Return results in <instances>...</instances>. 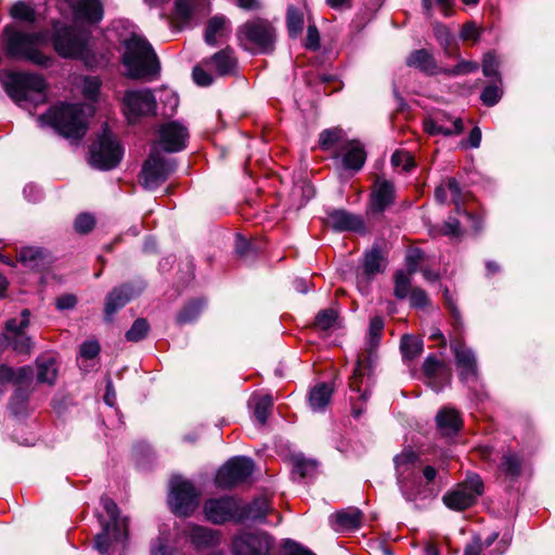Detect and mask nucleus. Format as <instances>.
I'll return each mask as SVG.
<instances>
[{"mask_svg":"<svg viewBox=\"0 0 555 555\" xmlns=\"http://www.w3.org/2000/svg\"><path fill=\"white\" fill-rule=\"evenodd\" d=\"M184 535L196 550L211 548L220 543L217 530L197 525L188 526L184 529Z\"/></svg>","mask_w":555,"mask_h":555,"instance_id":"4be33fe9","label":"nucleus"},{"mask_svg":"<svg viewBox=\"0 0 555 555\" xmlns=\"http://www.w3.org/2000/svg\"><path fill=\"white\" fill-rule=\"evenodd\" d=\"M436 423L443 436L456 435L463 426L460 412L452 408H443L436 416Z\"/></svg>","mask_w":555,"mask_h":555,"instance_id":"bb28decb","label":"nucleus"},{"mask_svg":"<svg viewBox=\"0 0 555 555\" xmlns=\"http://www.w3.org/2000/svg\"><path fill=\"white\" fill-rule=\"evenodd\" d=\"M498 468L506 478L516 480L521 474L522 460L517 453L508 450L503 453Z\"/></svg>","mask_w":555,"mask_h":555,"instance_id":"c9c22d12","label":"nucleus"},{"mask_svg":"<svg viewBox=\"0 0 555 555\" xmlns=\"http://www.w3.org/2000/svg\"><path fill=\"white\" fill-rule=\"evenodd\" d=\"M383 258L377 249H372L364 257L363 261V274L370 279L374 274L382 271Z\"/></svg>","mask_w":555,"mask_h":555,"instance_id":"a18cd8bd","label":"nucleus"},{"mask_svg":"<svg viewBox=\"0 0 555 555\" xmlns=\"http://www.w3.org/2000/svg\"><path fill=\"white\" fill-rule=\"evenodd\" d=\"M327 223L337 231H356L364 230V222L361 217L348 212L344 209H335L327 215Z\"/></svg>","mask_w":555,"mask_h":555,"instance_id":"b1692460","label":"nucleus"},{"mask_svg":"<svg viewBox=\"0 0 555 555\" xmlns=\"http://www.w3.org/2000/svg\"><path fill=\"white\" fill-rule=\"evenodd\" d=\"M406 65L417 68L427 75H438L442 73V67L437 65L434 55L425 49L413 51L406 59Z\"/></svg>","mask_w":555,"mask_h":555,"instance_id":"cd10ccee","label":"nucleus"},{"mask_svg":"<svg viewBox=\"0 0 555 555\" xmlns=\"http://www.w3.org/2000/svg\"><path fill=\"white\" fill-rule=\"evenodd\" d=\"M124 113L134 124L141 116L155 113L156 100L150 90L127 91L124 96Z\"/></svg>","mask_w":555,"mask_h":555,"instance_id":"2eb2a0df","label":"nucleus"},{"mask_svg":"<svg viewBox=\"0 0 555 555\" xmlns=\"http://www.w3.org/2000/svg\"><path fill=\"white\" fill-rule=\"evenodd\" d=\"M158 145L168 153L180 152L185 149L189 138L186 127L178 121L164 122L158 127Z\"/></svg>","mask_w":555,"mask_h":555,"instance_id":"f3484780","label":"nucleus"},{"mask_svg":"<svg viewBox=\"0 0 555 555\" xmlns=\"http://www.w3.org/2000/svg\"><path fill=\"white\" fill-rule=\"evenodd\" d=\"M287 29L291 36H298L304 28V14L297 8L291 5L286 14Z\"/></svg>","mask_w":555,"mask_h":555,"instance_id":"de8ad7c7","label":"nucleus"},{"mask_svg":"<svg viewBox=\"0 0 555 555\" xmlns=\"http://www.w3.org/2000/svg\"><path fill=\"white\" fill-rule=\"evenodd\" d=\"M383 330H384L383 318L378 317V315L373 317L370 321L369 334H367V338H366V343H365V345H366L365 352H363L362 354H370L373 358L374 351L379 346Z\"/></svg>","mask_w":555,"mask_h":555,"instance_id":"58836bf2","label":"nucleus"},{"mask_svg":"<svg viewBox=\"0 0 555 555\" xmlns=\"http://www.w3.org/2000/svg\"><path fill=\"white\" fill-rule=\"evenodd\" d=\"M339 154L346 168L359 170L363 167L366 158L362 144L358 141H348L340 147Z\"/></svg>","mask_w":555,"mask_h":555,"instance_id":"a878e982","label":"nucleus"},{"mask_svg":"<svg viewBox=\"0 0 555 555\" xmlns=\"http://www.w3.org/2000/svg\"><path fill=\"white\" fill-rule=\"evenodd\" d=\"M424 130L431 135H456L463 131V122L461 118L451 119L448 114L438 113L424 120Z\"/></svg>","mask_w":555,"mask_h":555,"instance_id":"aec40b11","label":"nucleus"},{"mask_svg":"<svg viewBox=\"0 0 555 555\" xmlns=\"http://www.w3.org/2000/svg\"><path fill=\"white\" fill-rule=\"evenodd\" d=\"M236 37L244 50L254 54H267L275 48L276 29L268 20L257 17L238 26Z\"/></svg>","mask_w":555,"mask_h":555,"instance_id":"20e7f679","label":"nucleus"},{"mask_svg":"<svg viewBox=\"0 0 555 555\" xmlns=\"http://www.w3.org/2000/svg\"><path fill=\"white\" fill-rule=\"evenodd\" d=\"M204 514L216 525L227 521L242 522L240 502L231 496L207 500L204 504Z\"/></svg>","mask_w":555,"mask_h":555,"instance_id":"4468645a","label":"nucleus"},{"mask_svg":"<svg viewBox=\"0 0 555 555\" xmlns=\"http://www.w3.org/2000/svg\"><path fill=\"white\" fill-rule=\"evenodd\" d=\"M483 541L480 537H474L473 540L465 546L464 555H481L485 550Z\"/></svg>","mask_w":555,"mask_h":555,"instance_id":"774afa93","label":"nucleus"},{"mask_svg":"<svg viewBox=\"0 0 555 555\" xmlns=\"http://www.w3.org/2000/svg\"><path fill=\"white\" fill-rule=\"evenodd\" d=\"M480 31L475 23H466L461 30V38L463 40H472L476 42L479 38Z\"/></svg>","mask_w":555,"mask_h":555,"instance_id":"338daca9","label":"nucleus"},{"mask_svg":"<svg viewBox=\"0 0 555 555\" xmlns=\"http://www.w3.org/2000/svg\"><path fill=\"white\" fill-rule=\"evenodd\" d=\"M202 302L199 300H194L185 305L177 315V322L180 325H184L195 321L201 311H202Z\"/></svg>","mask_w":555,"mask_h":555,"instance_id":"09e8293b","label":"nucleus"},{"mask_svg":"<svg viewBox=\"0 0 555 555\" xmlns=\"http://www.w3.org/2000/svg\"><path fill=\"white\" fill-rule=\"evenodd\" d=\"M125 49L122 62L130 78L152 79L158 76L159 61L152 46L144 38L135 35L130 37L126 41Z\"/></svg>","mask_w":555,"mask_h":555,"instance_id":"f03ea898","label":"nucleus"},{"mask_svg":"<svg viewBox=\"0 0 555 555\" xmlns=\"http://www.w3.org/2000/svg\"><path fill=\"white\" fill-rule=\"evenodd\" d=\"M122 157V147L117 139L104 131L90 146V163L101 170H109L116 167Z\"/></svg>","mask_w":555,"mask_h":555,"instance_id":"6e6552de","label":"nucleus"},{"mask_svg":"<svg viewBox=\"0 0 555 555\" xmlns=\"http://www.w3.org/2000/svg\"><path fill=\"white\" fill-rule=\"evenodd\" d=\"M7 340L12 346L13 350L20 354L29 356L33 351L34 341L26 334L13 336Z\"/></svg>","mask_w":555,"mask_h":555,"instance_id":"864d4df0","label":"nucleus"},{"mask_svg":"<svg viewBox=\"0 0 555 555\" xmlns=\"http://www.w3.org/2000/svg\"><path fill=\"white\" fill-rule=\"evenodd\" d=\"M423 373L428 379V385L440 391L452 379L451 369L436 356H428L423 363Z\"/></svg>","mask_w":555,"mask_h":555,"instance_id":"6ab92c4d","label":"nucleus"},{"mask_svg":"<svg viewBox=\"0 0 555 555\" xmlns=\"http://www.w3.org/2000/svg\"><path fill=\"white\" fill-rule=\"evenodd\" d=\"M150 331L149 322L143 319H137L131 325L130 330L126 333V339L131 343H137L146 337Z\"/></svg>","mask_w":555,"mask_h":555,"instance_id":"3c124183","label":"nucleus"},{"mask_svg":"<svg viewBox=\"0 0 555 555\" xmlns=\"http://www.w3.org/2000/svg\"><path fill=\"white\" fill-rule=\"evenodd\" d=\"M417 455L411 450H404L395 457L398 482L402 492L412 499L411 492L413 479L416 476L415 464Z\"/></svg>","mask_w":555,"mask_h":555,"instance_id":"a211bd4d","label":"nucleus"},{"mask_svg":"<svg viewBox=\"0 0 555 555\" xmlns=\"http://www.w3.org/2000/svg\"><path fill=\"white\" fill-rule=\"evenodd\" d=\"M320 146L324 151L336 149L340 151V147L345 142V133L340 128L326 129L320 133Z\"/></svg>","mask_w":555,"mask_h":555,"instance_id":"a19ab883","label":"nucleus"},{"mask_svg":"<svg viewBox=\"0 0 555 555\" xmlns=\"http://www.w3.org/2000/svg\"><path fill=\"white\" fill-rule=\"evenodd\" d=\"M499 65H500V62L493 53L488 52L483 55V57H482V74L486 77H494L498 80V82L502 83L501 76L498 70Z\"/></svg>","mask_w":555,"mask_h":555,"instance_id":"603ef678","label":"nucleus"},{"mask_svg":"<svg viewBox=\"0 0 555 555\" xmlns=\"http://www.w3.org/2000/svg\"><path fill=\"white\" fill-rule=\"evenodd\" d=\"M88 36L69 26L55 27L53 46L62 57H81L86 51Z\"/></svg>","mask_w":555,"mask_h":555,"instance_id":"9b49d317","label":"nucleus"},{"mask_svg":"<svg viewBox=\"0 0 555 555\" xmlns=\"http://www.w3.org/2000/svg\"><path fill=\"white\" fill-rule=\"evenodd\" d=\"M482 493L481 478L478 475H473L447 491L442 496V502L448 508L462 512L475 505Z\"/></svg>","mask_w":555,"mask_h":555,"instance_id":"0eeeda50","label":"nucleus"},{"mask_svg":"<svg viewBox=\"0 0 555 555\" xmlns=\"http://www.w3.org/2000/svg\"><path fill=\"white\" fill-rule=\"evenodd\" d=\"M95 225V219L90 214H80L74 222L76 232L80 234L89 233Z\"/></svg>","mask_w":555,"mask_h":555,"instance_id":"e2e57ef3","label":"nucleus"},{"mask_svg":"<svg viewBox=\"0 0 555 555\" xmlns=\"http://www.w3.org/2000/svg\"><path fill=\"white\" fill-rule=\"evenodd\" d=\"M395 201V186L390 181L377 179L370 199V208L373 212H383Z\"/></svg>","mask_w":555,"mask_h":555,"instance_id":"5701e85b","label":"nucleus"},{"mask_svg":"<svg viewBox=\"0 0 555 555\" xmlns=\"http://www.w3.org/2000/svg\"><path fill=\"white\" fill-rule=\"evenodd\" d=\"M205 66L217 74L218 76H228L235 73L237 67V59L234 55V50L227 47L208 59L204 60Z\"/></svg>","mask_w":555,"mask_h":555,"instance_id":"412c9836","label":"nucleus"},{"mask_svg":"<svg viewBox=\"0 0 555 555\" xmlns=\"http://www.w3.org/2000/svg\"><path fill=\"white\" fill-rule=\"evenodd\" d=\"M100 352V345L95 340L85 341L80 347V356L85 359H93Z\"/></svg>","mask_w":555,"mask_h":555,"instance_id":"69168bd1","label":"nucleus"},{"mask_svg":"<svg viewBox=\"0 0 555 555\" xmlns=\"http://www.w3.org/2000/svg\"><path fill=\"white\" fill-rule=\"evenodd\" d=\"M333 389L325 383L314 386L309 393V405L313 411H322L332 397Z\"/></svg>","mask_w":555,"mask_h":555,"instance_id":"ea45409f","label":"nucleus"},{"mask_svg":"<svg viewBox=\"0 0 555 555\" xmlns=\"http://www.w3.org/2000/svg\"><path fill=\"white\" fill-rule=\"evenodd\" d=\"M337 319V312L334 309H325L320 311L314 321V326L325 331L331 328Z\"/></svg>","mask_w":555,"mask_h":555,"instance_id":"13d9d810","label":"nucleus"},{"mask_svg":"<svg viewBox=\"0 0 555 555\" xmlns=\"http://www.w3.org/2000/svg\"><path fill=\"white\" fill-rule=\"evenodd\" d=\"M127 535L128 533L126 535L122 534L120 540H116L111 524H102V531L94 538V547L101 554L106 555L112 550L114 543L124 542Z\"/></svg>","mask_w":555,"mask_h":555,"instance_id":"4c0bfd02","label":"nucleus"},{"mask_svg":"<svg viewBox=\"0 0 555 555\" xmlns=\"http://www.w3.org/2000/svg\"><path fill=\"white\" fill-rule=\"evenodd\" d=\"M283 551L284 555H315L309 548H306L302 545L289 540L284 542Z\"/></svg>","mask_w":555,"mask_h":555,"instance_id":"0e129e2a","label":"nucleus"},{"mask_svg":"<svg viewBox=\"0 0 555 555\" xmlns=\"http://www.w3.org/2000/svg\"><path fill=\"white\" fill-rule=\"evenodd\" d=\"M133 295V288L128 284L113 288L105 298L104 312L106 320L111 321L116 311L122 308Z\"/></svg>","mask_w":555,"mask_h":555,"instance_id":"393cba45","label":"nucleus"},{"mask_svg":"<svg viewBox=\"0 0 555 555\" xmlns=\"http://www.w3.org/2000/svg\"><path fill=\"white\" fill-rule=\"evenodd\" d=\"M272 547V538L263 531H242L231 543L233 555H270Z\"/></svg>","mask_w":555,"mask_h":555,"instance_id":"9d476101","label":"nucleus"},{"mask_svg":"<svg viewBox=\"0 0 555 555\" xmlns=\"http://www.w3.org/2000/svg\"><path fill=\"white\" fill-rule=\"evenodd\" d=\"M30 311L24 309L20 318H12L5 323V339L12 338L13 336L25 334V330L30 324Z\"/></svg>","mask_w":555,"mask_h":555,"instance_id":"79ce46f5","label":"nucleus"},{"mask_svg":"<svg viewBox=\"0 0 555 555\" xmlns=\"http://www.w3.org/2000/svg\"><path fill=\"white\" fill-rule=\"evenodd\" d=\"M229 34V20L223 15H215L207 22L204 39L207 44L216 46L220 39L227 38Z\"/></svg>","mask_w":555,"mask_h":555,"instance_id":"7c9ffc66","label":"nucleus"},{"mask_svg":"<svg viewBox=\"0 0 555 555\" xmlns=\"http://www.w3.org/2000/svg\"><path fill=\"white\" fill-rule=\"evenodd\" d=\"M373 358L370 354H359L356 367L349 380V387L356 396H351L352 414L359 417L363 404L369 398L372 378Z\"/></svg>","mask_w":555,"mask_h":555,"instance_id":"423d86ee","label":"nucleus"},{"mask_svg":"<svg viewBox=\"0 0 555 555\" xmlns=\"http://www.w3.org/2000/svg\"><path fill=\"white\" fill-rule=\"evenodd\" d=\"M41 125L53 127L65 138L80 139L87 132V117L81 104H60L39 117Z\"/></svg>","mask_w":555,"mask_h":555,"instance_id":"7ed1b4c3","label":"nucleus"},{"mask_svg":"<svg viewBox=\"0 0 555 555\" xmlns=\"http://www.w3.org/2000/svg\"><path fill=\"white\" fill-rule=\"evenodd\" d=\"M411 291L409 276L404 272H398L395 276V296L404 299Z\"/></svg>","mask_w":555,"mask_h":555,"instance_id":"680f3d73","label":"nucleus"},{"mask_svg":"<svg viewBox=\"0 0 555 555\" xmlns=\"http://www.w3.org/2000/svg\"><path fill=\"white\" fill-rule=\"evenodd\" d=\"M254 472V463L247 457H234L218 470L215 481L219 488L230 489L244 482Z\"/></svg>","mask_w":555,"mask_h":555,"instance_id":"ddd939ff","label":"nucleus"},{"mask_svg":"<svg viewBox=\"0 0 555 555\" xmlns=\"http://www.w3.org/2000/svg\"><path fill=\"white\" fill-rule=\"evenodd\" d=\"M503 90L501 83H492L487 86L481 92L480 100L487 106L495 105L502 98Z\"/></svg>","mask_w":555,"mask_h":555,"instance_id":"6e6d98bb","label":"nucleus"},{"mask_svg":"<svg viewBox=\"0 0 555 555\" xmlns=\"http://www.w3.org/2000/svg\"><path fill=\"white\" fill-rule=\"evenodd\" d=\"M208 8V0H176V15L183 23L195 14L206 13Z\"/></svg>","mask_w":555,"mask_h":555,"instance_id":"72a5a7b5","label":"nucleus"},{"mask_svg":"<svg viewBox=\"0 0 555 555\" xmlns=\"http://www.w3.org/2000/svg\"><path fill=\"white\" fill-rule=\"evenodd\" d=\"M101 504L109 518V520L105 524H111L113 527L114 538L116 540H120L122 534L126 535L128 531L127 518L119 517V509L117 504L108 496L101 498Z\"/></svg>","mask_w":555,"mask_h":555,"instance_id":"473e14b6","label":"nucleus"},{"mask_svg":"<svg viewBox=\"0 0 555 555\" xmlns=\"http://www.w3.org/2000/svg\"><path fill=\"white\" fill-rule=\"evenodd\" d=\"M2 42L7 55L13 59L28 61L39 66H49L51 59L46 55L40 46L46 42L43 33H25L15 25L9 24L2 30Z\"/></svg>","mask_w":555,"mask_h":555,"instance_id":"f257e3e1","label":"nucleus"},{"mask_svg":"<svg viewBox=\"0 0 555 555\" xmlns=\"http://www.w3.org/2000/svg\"><path fill=\"white\" fill-rule=\"evenodd\" d=\"M101 88V80L98 77L88 76L82 79L81 91L86 99L95 101Z\"/></svg>","mask_w":555,"mask_h":555,"instance_id":"4d7b16f0","label":"nucleus"},{"mask_svg":"<svg viewBox=\"0 0 555 555\" xmlns=\"http://www.w3.org/2000/svg\"><path fill=\"white\" fill-rule=\"evenodd\" d=\"M37 379L39 383L54 385L57 377V361L52 352L40 354L36 359Z\"/></svg>","mask_w":555,"mask_h":555,"instance_id":"c85d7f7f","label":"nucleus"},{"mask_svg":"<svg viewBox=\"0 0 555 555\" xmlns=\"http://www.w3.org/2000/svg\"><path fill=\"white\" fill-rule=\"evenodd\" d=\"M175 170V163L153 151L141 170V183L146 190H154L164 183Z\"/></svg>","mask_w":555,"mask_h":555,"instance_id":"f8f14e48","label":"nucleus"},{"mask_svg":"<svg viewBox=\"0 0 555 555\" xmlns=\"http://www.w3.org/2000/svg\"><path fill=\"white\" fill-rule=\"evenodd\" d=\"M451 350L454 354L459 377L462 382L478 379V365L474 352L461 338L451 340Z\"/></svg>","mask_w":555,"mask_h":555,"instance_id":"dca6fc26","label":"nucleus"},{"mask_svg":"<svg viewBox=\"0 0 555 555\" xmlns=\"http://www.w3.org/2000/svg\"><path fill=\"white\" fill-rule=\"evenodd\" d=\"M251 402L254 404V415L256 420L261 424L264 425L273 406V401L271 396L263 395V396H254L251 399Z\"/></svg>","mask_w":555,"mask_h":555,"instance_id":"37998d69","label":"nucleus"},{"mask_svg":"<svg viewBox=\"0 0 555 555\" xmlns=\"http://www.w3.org/2000/svg\"><path fill=\"white\" fill-rule=\"evenodd\" d=\"M332 527L336 531H351L360 527L362 513L356 507L339 511L332 515Z\"/></svg>","mask_w":555,"mask_h":555,"instance_id":"c756f323","label":"nucleus"},{"mask_svg":"<svg viewBox=\"0 0 555 555\" xmlns=\"http://www.w3.org/2000/svg\"><path fill=\"white\" fill-rule=\"evenodd\" d=\"M70 3L78 18L96 23L103 17V7L100 0H70Z\"/></svg>","mask_w":555,"mask_h":555,"instance_id":"2f4dec72","label":"nucleus"},{"mask_svg":"<svg viewBox=\"0 0 555 555\" xmlns=\"http://www.w3.org/2000/svg\"><path fill=\"white\" fill-rule=\"evenodd\" d=\"M400 347L404 358L414 359L421 354L423 350V341L417 337L404 335L401 338Z\"/></svg>","mask_w":555,"mask_h":555,"instance_id":"49530a36","label":"nucleus"},{"mask_svg":"<svg viewBox=\"0 0 555 555\" xmlns=\"http://www.w3.org/2000/svg\"><path fill=\"white\" fill-rule=\"evenodd\" d=\"M270 511V502L266 496L255 499L248 505L240 503V512L242 514V521L244 520H263Z\"/></svg>","mask_w":555,"mask_h":555,"instance_id":"f704fd0d","label":"nucleus"},{"mask_svg":"<svg viewBox=\"0 0 555 555\" xmlns=\"http://www.w3.org/2000/svg\"><path fill=\"white\" fill-rule=\"evenodd\" d=\"M198 496L199 493L191 481L181 477L170 480L168 502L175 514L190 516L198 506Z\"/></svg>","mask_w":555,"mask_h":555,"instance_id":"1a4fd4ad","label":"nucleus"},{"mask_svg":"<svg viewBox=\"0 0 555 555\" xmlns=\"http://www.w3.org/2000/svg\"><path fill=\"white\" fill-rule=\"evenodd\" d=\"M391 164L403 171H410L415 166L412 155L405 151H396L391 156Z\"/></svg>","mask_w":555,"mask_h":555,"instance_id":"bf43d9fd","label":"nucleus"},{"mask_svg":"<svg viewBox=\"0 0 555 555\" xmlns=\"http://www.w3.org/2000/svg\"><path fill=\"white\" fill-rule=\"evenodd\" d=\"M10 15L14 20L33 23L36 20L35 9L24 1L15 2L10 9Z\"/></svg>","mask_w":555,"mask_h":555,"instance_id":"c03bdc74","label":"nucleus"},{"mask_svg":"<svg viewBox=\"0 0 555 555\" xmlns=\"http://www.w3.org/2000/svg\"><path fill=\"white\" fill-rule=\"evenodd\" d=\"M211 73L204 64V60L193 68V79L196 85L207 87L212 83L214 78Z\"/></svg>","mask_w":555,"mask_h":555,"instance_id":"052dcab7","label":"nucleus"},{"mask_svg":"<svg viewBox=\"0 0 555 555\" xmlns=\"http://www.w3.org/2000/svg\"><path fill=\"white\" fill-rule=\"evenodd\" d=\"M478 64L473 61H466L461 60L454 67L452 68H443L442 73L443 75L448 77H454V76H461V75H467L469 73L476 72L478 69Z\"/></svg>","mask_w":555,"mask_h":555,"instance_id":"5fc2aeb1","label":"nucleus"},{"mask_svg":"<svg viewBox=\"0 0 555 555\" xmlns=\"http://www.w3.org/2000/svg\"><path fill=\"white\" fill-rule=\"evenodd\" d=\"M293 473L297 474L300 478L311 476L317 469V462L307 460L304 456L296 455L292 460Z\"/></svg>","mask_w":555,"mask_h":555,"instance_id":"8fccbe9b","label":"nucleus"},{"mask_svg":"<svg viewBox=\"0 0 555 555\" xmlns=\"http://www.w3.org/2000/svg\"><path fill=\"white\" fill-rule=\"evenodd\" d=\"M47 258L46 251L38 247H23L17 253V260L30 269L39 268Z\"/></svg>","mask_w":555,"mask_h":555,"instance_id":"e433bc0d","label":"nucleus"},{"mask_svg":"<svg viewBox=\"0 0 555 555\" xmlns=\"http://www.w3.org/2000/svg\"><path fill=\"white\" fill-rule=\"evenodd\" d=\"M47 83L41 75L13 73L5 81V91L20 105L34 102L36 105L46 102Z\"/></svg>","mask_w":555,"mask_h":555,"instance_id":"39448f33","label":"nucleus"}]
</instances>
